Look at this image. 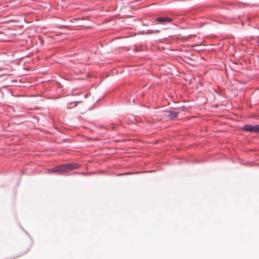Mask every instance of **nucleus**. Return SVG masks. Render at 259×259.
<instances>
[{
  "instance_id": "nucleus-1",
  "label": "nucleus",
  "mask_w": 259,
  "mask_h": 259,
  "mask_svg": "<svg viewBox=\"0 0 259 259\" xmlns=\"http://www.w3.org/2000/svg\"><path fill=\"white\" fill-rule=\"evenodd\" d=\"M80 164L77 163H69L61 164L52 168L47 169L48 172L56 173L58 175H62L65 173L79 168Z\"/></svg>"
},
{
  "instance_id": "nucleus-2",
  "label": "nucleus",
  "mask_w": 259,
  "mask_h": 259,
  "mask_svg": "<svg viewBox=\"0 0 259 259\" xmlns=\"http://www.w3.org/2000/svg\"><path fill=\"white\" fill-rule=\"evenodd\" d=\"M242 130L247 132L258 133L259 124H245L243 126Z\"/></svg>"
},
{
  "instance_id": "nucleus-3",
  "label": "nucleus",
  "mask_w": 259,
  "mask_h": 259,
  "mask_svg": "<svg viewBox=\"0 0 259 259\" xmlns=\"http://www.w3.org/2000/svg\"><path fill=\"white\" fill-rule=\"evenodd\" d=\"M155 21H157L160 24H165L170 23L172 21V19L168 17H159L156 18Z\"/></svg>"
},
{
  "instance_id": "nucleus-4",
  "label": "nucleus",
  "mask_w": 259,
  "mask_h": 259,
  "mask_svg": "<svg viewBox=\"0 0 259 259\" xmlns=\"http://www.w3.org/2000/svg\"><path fill=\"white\" fill-rule=\"evenodd\" d=\"M179 113L176 111L169 112V114L167 115V117L172 119L177 117Z\"/></svg>"
},
{
  "instance_id": "nucleus-5",
  "label": "nucleus",
  "mask_w": 259,
  "mask_h": 259,
  "mask_svg": "<svg viewBox=\"0 0 259 259\" xmlns=\"http://www.w3.org/2000/svg\"><path fill=\"white\" fill-rule=\"evenodd\" d=\"M80 102H79V101H74V102H72L69 103H68V104L67 105V109H72V108H74V107L76 106L77 103H80Z\"/></svg>"
},
{
  "instance_id": "nucleus-6",
  "label": "nucleus",
  "mask_w": 259,
  "mask_h": 259,
  "mask_svg": "<svg viewBox=\"0 0 259 259\" xmlns=\"http://www.w3.org/2000/svg\"><path fill=\"white\" fill-rule=\"evenodd\" d=\"M137 120L135 119V117L131 116V123H137Z\"/></svg>"
},
{
  "instance_id": "nucleus-7",
  "label": "nucleus",
  "mask_w": 259,
  "mask_h": 259,
  "mask_svg": "<svg viewBox=\"0 0 259 259\" xmlns=\"http://www.w3.org/2000/svg\"><path fill=\"white\" fill-rule=\"evenodd\" d=\"M116 127H117V126H116V125H115V124H112V125H111V128H112L113 131H115V130H116Z\"/></svg>"
},
{
  "instance_id": "nucleus-8",
  "label": "nucleus",
  "mask_w": 259,
  "mask_h": 259,
  "mask_svg": "<svg viewBox=\"0 0 259 259\" xmlns=\"http://www.w3.org/2000/svg\"><path fill=\"white\" fill-rule=\"evenodd\" d=\"M131 174H132V173L128 172V173H126V174H120L119 175H131Z\"/></svg>"
},
{
  "instance_id": "nucleus-9",
  "label": "nucleus",
  "mask_w": 259,
  "mask_h": 259,
  "mask_svg": "<svg viewBox=\"0 0 259 259\" xmlns=\"http://www.w3.org/2000/svg\"><path fill=\"white\" fill-rule=\"evenodd\" d=\"M74 174H79V172H75Z\"/></svg>"
},
{
  "instance_id": "nucleus-10",
  "label": "nucleus",
  "mask_w": 259,
  "mask_h": 259,
  "mask_svg": "<svg viewBox=\"0 0 259 259\" xmlns=\"http://www.w3.org/2000/svg\"><path fill=\"white\" fill-rule=\"evenodd\" d=\"M138 173H140V172H135V174H138Z\"/></svg>"
},
{
  "instance_id": "nucleus-11",
  "label": "nucleus",
  "mask_w": 259,
  "mask_h": 259,
  "mask_svg": "<svg viewBox=\"0 0 259 259\" xmlns=\"http://www.w3.org/2000/svg\"><path fill=\"white\" fill-rule=\"evenodd\" d=\"M258 42L259 43V41Z\"/></svg>"
}]
</instances>
